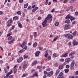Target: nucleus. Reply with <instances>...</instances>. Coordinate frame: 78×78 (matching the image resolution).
<instances>
[{
  "mask_svg": "<svg viewBox=\"0 0 78 78\" xmlns=\"http://www.w3.org/2000/svg\"><path fill=\"white\" fill-rule=\"evenodd\" d=\"M75 14L76 16H78V12H75Z\"/></svg>",
  "mask_w": 78,
  "mask_h": 78,
  "instance_id": "nucleus-54",
  "label": "nucleus"
},
{
  "mask_svg": "<svg viewBox=\"0 0 78 78\" xmlns=\"http://www.w3.org/2000/svg\"><path fill=\"white\" fill-rule=\"evenodd\" d=\"M73 36H75V35H76V32H74L73 33Z\"/></svg>",
  "mask_w": 78,
  "mask_h": 78,
  "instance_id": "nucleus-40",
  "label": "nucleus"
},
{
  "mask_svg": "<svg viewBox=\"0 0 78 78\" xmlns=\"http://www.w3.org/2000/svg\"><path fill=\"white\" fill-rule=\"evenodd\" d=\"M40 53V51H37L35 54V55L37 57L39 56V53Z\"/></svg>",
  "mask_w": 78,
  "mask_h": 78,
  "instance_id": "nucleus-14",
  "label": "nucleus"
},
{
  "mask_svg": "<svg viewBox=\"0 0 78 78\" xmlns=\"http://www.w3.org/2000/svg\"><path fill=\"white\" fill-rule=\"evenodd\" d=\"M69 35H70V34H67L65 35V37H67V36H69Z\"/></svg>",
  "mask_w": 78,
  "mask_h": 78,
  "instance_id": "nucleus-57",
  "label": "nucleus"
},
{
  "mask_svg": "<svg viewBox=\"0 0 78 78\" xmlns=\"http://www.w3.org/2000/svg\"><path fill=\"white\" fill-rule=\"evenodd\" d=\"M18 27H20L21 28H22V24L20 23V22H18Z\"/></svg>",
  "mask_w": 78,
  "mask_h": 78,
  "instance_id": "nucleus-16",
  "label": "nucleus"
},
{
  "mask_svg": "<svg viewBox=\"0 0 78 78\" xmlns=\"http://www.w3.org/2000/svg\"><path fill=\"white\" fill-rule=\"evenodd\" d=\"M44 13V11L42 10H40V13L41 14H42Z\"/></svg>",
  "mask_w": 78,
  "mask_h": 78,
  "instance_id": "nucleus-38",
  "label": "nucleus"
},
{
  "mask_svg": "<svg viewBox=\"0 0 78 78\" xmlns=\"http://www.w3.org/2000/svg\"><path fill=\"white\" fill-rule=\"evenodd\" d=\"M22 60H23V58L20 57L17 60V62H18V63H20V62L22 61Z\"/></svg>",
  "mask_w": 78,
  "mask_h": 78,
  "instance_id": "nucleus-7",
  "label": "nucleus"
},
{
  "mask_svg": "<svg viewBox=\"0 0 78 78\" xmlns=\"http://www.w3.org/2000/svg\"><path fill=\"white\" fill-rule=\"evenodd\" d=\"M48 60H50V59H51V57L50 56H48Z\"/></svg>",
  "mask_w": 78,
  "mask_h": 78,
  "instance_id": "nucleus-50",
  "label": "nucleus"
},
{
  "mask_svg": "<svg viewBox=\"0 0 78 78\" xmlns=\"http://www.w3.org/2000/svg\"><path fill=\"white\" fill-rule=\"evenodd\" d=\"M73 37V36H72V35H71L68 37V39H72Z\"/></svg>",
  "mask_w": 78,
  "mask_h": 78,
  "instance_id": "nucleus-23",
  "label": "nucleus"
},
{
  "mask_svg": "<svg viewBox=\"0 0 78 78\" xmlns=\"http://www.w3.org/2000/svg\"><path fill=\"white\" fill-rule=\"evenodd\" d=\"M26 43L25 42H23L22 44V48L24 49V50H27V47L25 45Z\"/></svg>",
  "mask_w": 78,
  "mask_h": 78,
  "instance_id": "nucleus-4",
  "label": "nucleus"
},
{
  "mask_svg": "<svg viewBox=\"0 0 78 78\" xmlns=\"http://www.w3.org/2000/svg\"><path fill=\"white\" fill-rule=\"evenodd\" d=\"M25 51V50H23V49H22L20 50L18 52L20 53H22L23 52V51Z\"/></svg>",
  "mask_w": 78,
  "mask_h": 78,
  "instance_id": "nucleus-27",
  "label": "nucleus"
},
{
  "mask_svg": "<svg viewBox=\"0 0 78 78\" xmlns=\"http://www.w3.org/2000/svg\"><path fill=\"white\" fill-rule=\"evenodd\" d=\"M68 0H64L63 2L64 3H66V2H67Z\"/></svg>",
  "mask_w": 78,
  "mask_h": 78,
  "instance_id": "nucleus-55",
  "label": "nucleus"
},
{
  "mask_svg": "<svg viewBox=\"0 0 78 78\" xmlns=\"http://www.w3.org/2000/svg\"><path fill=\"white\" fill-rule=\"evenodd\" d=\"M63 76V73H60L57 76V78H60V77Z\"/></svg>",
  "mask_w": 78,
  "mask_h": 78,
  "instance_id": "nucleus-12",
  "label": "nucleus"
},
{
  "mask_svg": "<svg viewBox=\"0 0 78 78\" xmlns=\"http://www.w3.org/2000/svg\"><path fill=\"white\" fill-rule=\"evenodd\" d=\"M67 53H66L64 55H63L62 56V58H64V57H66L67 55Z\"/></svg>",
  "mask_w": 78,
  "mask_h": 78,
  "instance_id": "nucleus-20",
  "label": "nucleus"
},
{
  "mask_svg": "<svg viewBox=\"0 0 78 78\" xmlns=\"http://www.w3.org/2000/svg\"><path fill=\"white\" fill-rule=\"evenodd\" d=\"M15 40V38H12L11 41H10L8 42L9 44H12V42H14V41Z\"/></svg>",
  "mask_w": 78,
  "mask_h": 78,
  "instance_id": "nucleus-11",
  "label": "nucleus"
},
{
  "mask_svg": "<svg viewBox=\"0 0 78 78\" xmlns=\"http://www.w3.org/2000/svg\"><path fill=\"white\" fill-rule=\"evenodd\" d=\"M27 73H26L25 74H24L22 75V77H25V76H27Z\"/></svg>",
  "mask_w": 78,
  "mask_h": 78,
  "instance_id": "nucleus-42",
  "label": "nucleus"
},
{
  "mask_svg": "<svg viewBox=\"0 0 78 78\" xmlns=\"http://www.w3.org/2000/svg\"><path fill=\"white\" fill-rule=\"evenodd\" d=\"M8 23H12V20H9L8 21Z\"/></svg>",
  "mask_w": 78,
  "mask_h": 78,
  "instance_id": "nucleus-26",
  "label": "nucleus"
},
{
  "mask_svg": "<svg viewBox=\"0 0 78 78\" xmlns=\"http://www.w3.org/2000/svg\"><path fill=\"white\" fill-rule=\"evenodd\" d=\"M23 57H24V59H25V58H28V56H25V55H24L23 56Z\"/></svg>",
  "mask_w": 78,
  "mask_h": 78,
  "instance_id": "nucleus-48",
  "label": "nucleus"
},
{
  "mask_svg": "<svg viewBox=\"0 0 78 78\" xmlns=\"http://www.w3.org/2000/svg\"><path fill=\"white\" fill-rule=\"evenodd\" d=\"M35 9V11H36V10H37V9H38V7H36L34 8Z\"/></svg>",
  "mask_w": 78,
  "mask_h": 78,
  "instance_id": "nucleus-53",
  "label": "nucleus"
},
{
  "mask_svg": "<svg viewBox=\"0 0 78 78\" xmlns=\"http://www.w3.org/2000/svg\"><path fill=\"white\" fill-rule=\"evenodd\" d=\"M75 62L74 60H73L70 64V68L71 70H74L75 68H74V65H75Z\"/></svg>",
  "mask_w": 78,
  "mask_h": 78,
  "instance_id": "nucleus-2",
  "label": "nucleus"
},
{
  "mask_svg": "<svg viewBox=\"0 0 78 78\" xmlns=\"http://www.w3.org/2000/svg\"><path fill=\"white\" fill-rule=\"evenodd\" d=\"M15 28V26L14 25L10 29H11V30H13Z\"/></svg>",
  "mask_w": 78,
  "mask_h": 78,
  "instance_id": "nucleus-37",
  "label": "nucleus"
},
{
  "mask_svg": "<svg viewBox=\"0 0 78 78\" xmlns=\"http://www.w3.org/2000/svg\"><path fill=\"white\" fill-rule=\"evenodd\" d=\"M19 2L20 3H22L23 2V0H20L19 1Z\"/></svg>",
  "mask_w": 78,
  "mask_h": 78,
  "instance_id": "nucleus-36",
  "label": "nucleus"
},
{
  "mask_svg": "<svg viewBox=\"0 0 78 78\" xmlns=\"http://www.w3.org/2000/svg\"><path fill=\"white\" fill-rule=\"evenodd\" d=\"M69 67H70V66H69V65H66V69H68V68Z\"/></svg>",
  "mask_w": 78,
  "mask_h": 78,
  "instance_id": "nucleus-47",
  "label": "nucleus"
},
{
  "mask_svg": "<svg viewBox=\"0 0 78 78\" xmlns=\"http://www.w3.org/2000/svg\"><path fill=\"white\" fill-rule=\"evenodd\" d=\"M48 56V53H45L44 55V57L47 58Z\"/></svg>",
  "mask_w": 78,
  "mask_h": 78,
  "instance_id": "nucleus-25",
  "label": "nucleus"
},
{
  "mask_svg": "<svg viewBox=\"0 0 78 78\" xmlns=\"http://www.w3.org/2000/svg\"><path fill=\"white\" fill-rule=\"evenodd\" d=\"M31 9V6H29L28 8H27V9L28 10H30V9Z\"/></svg>",
  "mask_w": 78,
  "mask_h": 78,
  "instance_id": "nucleus-58",
  "label": "nucleus"
},
{
  "mask_svg": "<svg viewBox=\"0 0 78 78\" xmlns=\"http://www.w3.org/2000/svg\"><path fill=\"white\" fill-rule=\"evenodd\" d=\"M17 72V69L16 68H14L13 69V73H16Z\"/></svg>",
  "mask_w": 78,
  "mask_h": 78,
  "instance_id": "nucleus-28",
  "label": "nucleus"
},
{
  "mask_svg": "<svg viewBox=\"0 0 78 78\" xmlns=\"http://www.w3.org/2000/svg\"><path fill=\"white\" fill-rule=\"evenodd\" d=\"M75 54V52H71V53L69 54V56H72V55H73V54Z\"/></svg>",
  "mask_w": 78,
  "mask_h": 78,
  "instance_id": "nucleus-22",
  "label": "nucleus"
},
{
  "mask_svg": "<svg viewBox=\"0 0 78 78\" xmlns=\"http://www.w3.org/2000/svg\"><path fill=\"white\" fill-rule=\"evenodd\" d=\"M70 24H66L64 27L65 30H67L69 29V27H70Z\"/></svg>",
  "mask_w": 78,
  "mask_h": 78,
  "instance_id": "nucleus-5",
  "label": "nucleus"
},
{
  "mask_svg": "<svg viewBox=\"0 0 78 78\" xmlns=\"http://www.w3.org/2000/svg\"><path fill=\"white\" fill-rule=\"evenodd\" d=\"M12 39V36H10L8 38V40L9 41H11V39Z\"/></svg>",
  "mask_w": 78,
  "mask_h": 78,
  "instance_id": "nucleus-33",
  "label": "nucleus"
},
{
  "mask_svg": "<svg viewBox=\"0 0 78 78\" xmlns=\"http://www.w3.org/2000/svg\"><path fill=\"white\" fill-rule=\"evenodd\" d=\"M73 7L72 6H70L69 7V9H73Z\"/></svg>",
  "mask_w": 78,
  "mask_h": 78,
  "instance_id": "nucleus-51",
  "label": "nucleus"
},
{
  "mask_svg": "<svg viewBox=\"0 0 78 78\" xmlns=\"http://www.w3.org/2000/svg\"><path fill=\"white\" fill-rule=\"evenodd\" d=\"M52 74H53V71H51L49 72V73L47 74V75L48 76H50Z\"/></svg>",
  "mask_w": 78,
  "mask_h": 78,
  "instance_id": "nucleus-10",
  "label": "nucleus"
},
{
  "mask_svg": "<svg viewBox=\"0 0 78 78\" xmlns=\"http://www.w3.org/2000/svg\"><path fill=\"white\" fill-rule=\"evenodd\" d=\"M27 66V64H24L23 66V69H26Z\"/></svg>",
  "mask_w": 78,
  "mask_h": 78,
  "instance_id": "nucleus-18",
  "label": "nucleus"
},
{
  "mask_svg": "<svg viewBox=\"0 0 78 78\" xmlns=\"http://www.w3.org/2000/svg\"><path fill=\"white\" fill-rule=\"evenodd\" d=\"M13 72V71H12V70H11L8 73H7L6 75V77L7 78H8L9 77V76L11 74V73H12Z\"/></svg>",
  "mask_w": 78,
  "mask_h": 78,
  "instance_id": "nucleus-8",
  "label": "nucleus"
},
{
  "mask_svg": "<svg viewBox=\"0 0 78 78\" xmlns=\"http://www.w3.org/2000/svg\"><path fill=\"white\" fill-rule=\"evenodd\" d=\"M59 69L60 70H61V69H63V65H61L59 66Z\"/></svg>",
  "mask_w": 78,
  "mask_h": 78,
  "instance_id": "nucleus-19",
  "label": "nucleus"
},
{
  "mask_svg": "<svg viewBox=\"0 0 78 78\" xmlns=\"http://www.w3.org/2000/svg\"><path fill=\"white\" fill-rule=\"evenodd\" d=\"M73 46H75V45H78V42H76V41L74 40L73 41Z\"/></svg>",
  "mask_w": 78,
  "mask_h": 78,
  "instance_id": "nucleus-9",
  "label": "nucleus"
},
{
  "mask_svg": "<svg viewBox=\"0 0 78 78\" xmlns=\"http://www.w3.org/2000/svg\"><path fill=\"white\" fill-rule=\"evenodd\" d=\"M69 78H75V77L73 76H69Z\"/></svg>",
  "mask_w": 78,
  "mask_h": 78,
  "instance_id": "nucleus-62",
  "label": "nucleus"
},
{
  "mask_svg": "<svg viewBox=\"0 0 78 78\" xmlns=\"http://www.w3.org/2000/svg\"><path fill=\"white\" fill-rule=\"evenodd\" d=\"M72 61V59L70 58H67L65 59V62L67 63L69 62L70 61Z\"/></svg>",
  "mask_w": 78,
  "mask_h": 78,
  "instance_id": "nucleus-6",
  "label": "nucleus"
},
{
  "mask_svg": "<svg viewBox=\"0 0 78 78\" xmlns=\"http://www.w3.org/2000/svg\"><path fill=\"white\" fill-rule=\"evenodd\" d=\"M28 4H25L24 5V8H27V7H28Z\"/></svg>",
  "mask_w": 78,
  "mask_h": 78,
  "instance_id": "nucleus-21",
  "label": "nucleus"
},
{
  "mask_svg": "<svg viewBox=\"0 0 78 78\" xmlns=\"http://www.w3.org/2000/svg\"><path fill=\"white\" fill-rule=\"evenodd\" d=\"M9 78H12V75H10L9 76Z\"/></svg>",
  "mask_w": 78,
  "mask_h": 78,
  "instance_id": "nucleus-64",
  "label": "nucleus"
},
{
  "mask_svg": "<svg viewBox=\"0 0 78 78\" xmlns=\"http://www.w3.org/2000/svg\"><path fill=\"white\" fill-rule=\"evenodd\" d=\"M6 70H7L6 69V68H5L4 69V70L5 72V73H7V71H6Z\"/></svg>",
  "mask_w": 78,
  "mask_h": 78,
  "instance_id": "nucleus-56",
  "label": "nucleus"
},
{
  "mask_svg": "<svg viewBox=\"0 0 78 78\" xmlns=\"http://www.w3.org/2000/svg\"><path fill=\"white\" fill-rule=\"evenodd\" d=\"M65 23H67L68 24L70 23V21L69 20H67L65 21Z\"/></svg>",
  "mask_w": 78,
  "mask_h": 78,
  "instance_id": "nucleus-13",
  "label": "nucleus"
},
{
  "mask_svg": "<svg viewBox=\"0 0 78 78\" xmlns=\"http://www.w3.org/2000/svg\"><path fill=\"white\" fill-rule=\"evenodd\" d=\"M17 14H19V15H20V14H21V12H20V11H19L17 12Z\"/></svg>",
  "mask_w": 78,
  "mask_h": 78,
  "instance_id": "nucleus-46",
  "label": "nucleus"
},
{
  "mask_svg": "<svg viewBox=\"0 0 78 78\" xmlns=\"http://www.w3.org/2000/svg\"><path fill=\"white\" fill-rule=\"evenodd\" d=\"M55 8L53 9L51 11V12H55Z\"/></svg>",
  "mask_w": 78,
  "mask_h": 78,
  "instance_id": "nucleus-52",
  "label": "nucleus"
},
{
  "mask_svg": "<svg viewBox=\"0 0 78 78\" xmlns=\"http://www.w3.org/2000/svg\"><path fill=\"white\" fill-rule=\"evenodd\" d=\"M76 75H78V71H77L76 72Z\"/></svg>",
  "mask_w": 78,
  "mask_h": 78,
  "instance_id": "nucleus-63",
  "label": "nucleus"
},
{
  "mask_svg": "<svg viewBox=\"0 0 78 78\" xmlns=\"http://www.w3.org/2000/svg\"><path fill=\"white\" fill-rule=\"evenodd\" d=\"M59 69H58L56 70V72L55 73V75L56 76H57L59 74Z\"/></svg>",
  "mask_w": 78,
  "mask_h": 78,
  "instance_id": "nucleus-15",
  "label": "nucleus"
},
{
  "mask_svg": "<svg viewBox=\"0 0 78 78\" xmlns=\"http://www.w3.org/2000/svg\"><path fill=\"white\" fill-rule=\"evenodd\" d=\"M33 34L34 35V36L35 37H36V36H37V32H34Z\"/></svg>",
  "mask_w": 78,
  "mask_h": 78,
  "instance_id": "nucleus-30",
  "label": "nucleus"
},
{
  "mask_svg": "<svg viewBox=\"0 0 78 78\" xmlns=\"http://www.w3.org/2000/svg\"><path fill=\"white\" fill-rule=\"evenodd\" d=\"M48 0H46V1L45 3V5H48Z\"/></svg>",
  "mask_w": 78,
  "mask_h": 78,
  "instance_id": "nucleus-45",
  "label": "nucleus"
},
{
  "mask_svg": "<svg viewBox=\"0 0 78 78\" xmlns=\"http://www.w3.org/2000/svg\"><path fill=\"white\" fill-rule=\"evenodd\" d=\"M76 22L75 21H74L72 23V24H73V25H74V24H75L76 23Z\"/></svg>",
  "mask_w": 78,
  "mask_h": 78,
  "instance_id": "nucleus-61",
  "label": "nucleus"
},
{
  "mask_svg": "<svg viewBox=\"0 0 78 78\" xmlns=\"http://www.w3.org/2000/svg\"><path fill=\"white\" fill-rule=\"evenodd\" d=\"M42 67V66H38L37 67V69H40Z\"/></svg>",
  "mask_w": 78,
  "mask_h": 78,
  "instance_id": "nucleus-32",
  "label": "nucleus"
},
{
  "mask_svg": "<svg viewBox=\"0 0 78 78\" xmlns=\"http://www.w3.org/2000/svg\"><path fill=\"white\" fill-rule=\"evenodd\" d=\"M75 0H71L70 2V3H72V2H75Z\"/></svg>",
  "mask_w": 78,
  "mask_h": 78,
  "instance_id": "nucleus-59",
  "label": "nucleus"
},
{
  "mask_svg": "<svg viewBox=\"0 0 78 78\" xmlns=\"http://www.w3.org/2000/svg\"><path fill=\"white\" fill-rule=\"evenodd\" d=\"M48 73V72H47L46 71H44V75H47V73Z\"/></svg>",
  "mask_w": 78,
  "mask_h": 78,
  "instance_id": "nucleus-44",
  "label": "nucleus"
},
{
  "mask_svg": "<svg viewBox=\"0 0 78 78\" xmlns=\"http://www.w3.org/2000/svg\"><path fill=\"white\" fill-rule=\"evenodd\" d=\"M53 57H56V54L54 53L53 54Z\"/></svg>",
  "mask_w": 78,
  "mask_h": 78,
  "instance_id": "nucleus-49",
  "label": "nucleus"
},
{
  "mask_svg": "<svg viewBox=\"0 0 78 78\" xmlns=\"http://www.w3.org/2000/svg\"><path fill=\"white\" fill-rule=\"evenodd\" d=\"M46 70H47V71H48V72H49V71H50V68H47L46 69Z\"/></svg>",
  "mask_w": 78,
  "mask_h": 78,
  "instance_id": "nucleus-60",
  "label": "nucleus"
},
{
  "mask_svg": "<svg viewBox=\"0 0 78 78\" xmlns=\"http://www.w3.org/2000/svg\"><path fill=\"white\" fill-rule=\"evenodd\" d=\"M55 26H58L59 25V23L58 22H56L55 23Z\"/></svg>",
  "mask_w": 78,
  "mask_h": 78,
  "instance_id": "nucleus-31",
  "label": "nucleus"
},
{
  "mask_svg": "<svg viewBox=\"0 0 78 78\" xmlns=\"http://www.w3.org/2000/svg\"><path fill=\"white\" fill-rule=\"evenodd\" d=\"M37 62V61H35L33 62L32 64V66H34V65H35V64H36Z\"/></svg>",
  "mask_w": 78,
  "mask_h": 78,
  "instance_id": "nucleus-17",
  "label": "nucleus"
},
{
  "mask_svg": "<svg viewBox=\"0 0 78 78\" xmlns=\"http://www.w3.org/2000/svg\"><path fill=\"white\" fill-rule=\"evenodd\" d=\"M33 76H37V73H35L33 75Z\"/></svg>",
  "mask_w": 78,
  "mask_h": 78,
  "instance_id": "nucleus-39",
  "label": "nucleus"
},
{
  "mask_svg": "<svg viewBox=\"0 0 78 78\" xmlns=\"http://www.w3.org/2000/svg\"><path fill=\"white\" fill-rule=\"evenodd\" d=\"M58 39V37H57L54 39V41H56Z\"/></svg>",
  "mask_w": 78,
  "mask_h": 78,
  "instance_id": "nucleus-43",
  "label": "nucleus"
},
{
  "mask_svg": "<svg viewBox=\"0 0 78 78\" xmlns=\"http://www.w3.org/2000/svg\"><path fill=\"white\" fill-rule=\"evenodd\" d=\"M37 45V43L35 42L33 46L34 47H36Z\"/></svg>",
  "mask_w": 78,
  "mask_h": 78,
  "instance_id": "nucleus-24",
  "label": "nucleus"
},
{
  "mask_svg": "<svg viewBox=\"0 0 78 78\" xmlns=\"http://www.w3.org/2000/svg\"><path fill=\"white\" fill-rule=\"evenodd\" d=\"M66 19H70L71 22H72V20H75V18L69 15H68L66 17Z\"/></svg>",
  "mask_w": 78,
  "mask_h": 78,
  "instance_id": "nucleus-3",
  "label": "nucleus"
},
{
  "mask_svg": "<svg viewBox=\"0 0 78 78\" xmlns=\"http://www.w3.org/2000/svg\"><path fill=\"white\" fill-rule=\"evenodd\" d=\"M39 50H42L43 49V48L41 46H40L39 48Z\"/></svg>",
  "mask_w": 78,
  "mask_h": 78,
  "instance_id": "nucleus-34",
  "label": "nucleus"
},
{
  "mask_svg": "<svg viewBox=\"0 0 78 78\" xmlns=\"http://www.w3.org/2000/svg\"><path fill=\"white\" fill-rule=\"evenodd\" d=\"M64 70L65 73H68V72H69V70L68 69H65Z\"/></svg>",
  "mask_w": 78,
  "mask_h": 78,
  "instance_id": "nucleus-29",
  "label": "nucleus"
},
{
  "mask_svg": "<svg viewBox=\"0 0 78 78\" xmlns=\"http://www.w3.org/2000/svg\"><path fill=\"white\" fill-rule=\"evenodd\" d=\"M52 16H51V15L49 14L45 18V20L43 22L42 25L43 27H45L46 23H47V22L48 20L49 23L51 22V21L52 20Z\"/></svg>",
  "mask_w": 78,
  "mask_h": 78,
  "instance_id": "nucleus-1",
  "label": "nucleus"
},
{
  "mask_svg": "<svg viewBox=\"0 0 78 78\" xmlns=\"http://www.w3.org/2000/svg\"><path fill=\"white\" fill-rule=\"evenodd\" d=\"M60 62H63V61H64V59L63 58H62L60 60Z\"/></svg>",
  "mask_w": 78,
  "mask_h": 78,
  "instance_id": "nucleus-41",
  "label": "nucleus"
},
{
  "mask_svg": "<svg viewBox=\"0 0 78 78\" xmlns=\"http://www.w3.org/2000/svg\"><path fill=\"white\" fill-rule=\"evenodd\" d=\"M18 19V17L17 16H15L13 18V19L14 20H16V19Z\"/></svg>",
  "mask_w": 78,
  "mask_h": 78,
  "instance_id": "nucleus-35",
  "label": "nucleus"
}]
</instances>
